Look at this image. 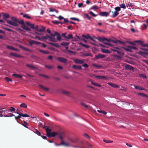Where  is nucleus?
Returning <instances> with one entry per match:
<instances>
[{"label": "nucleus", "mask_w": 148, "mask_h": 148, "mask_svg": "<svg viewBox=\"0 0 148 148\" xmlns=\"http://www.w3.org/2000/svg\"><path fill=\"white\" fill-rule=\"evenodd\" d=\"M11 19L12 20H6L7 23L10 25L15 26H18V23L20 24H24V22L23 20H18L15 17H12L11 18Z\"/></svg>", "instance_id": "1"}, {"label": "nucleus", "mask_w": 148, "mask_h": 148, "mask_svg": "<svg viewBox=\"0 0 148 148\" xmlns=\"http://www.w3.org/2000/svg\"><path fill=\"white\" fill-rule=\"evenodd\" d=\"M119 14L117 12L110 11L108 12V16L112 18H114L117 16Z\"/></svg>", "instance_id": "2"}, {"label": "nucleus", "mask_w": 148, "mask_h": 148, "mask_svg": "<svg viewBox=\"0 0 148 148\" xmlns=\"http://www.w3.org/2000/svg\"><path fill=\"white\" fill-rule=\"evenodd\" d=\"M51 35L53 36H56L57 40L58 41H60L61 40V37L60 34L57 32H55L54 34H52Z\"/></svg>", "instance_id": "3"}, {"label": "nucleus", "mask_w": 148, "mask_h": 148, "mask_svg": "<svg viewBox=\"0 0 148 148\" xmlns=\"http://www.w3.org/2000/svg\"><path fill=\"white\" fill-rule=\"evenodd\" d=\"M57 60L60 62L63 63H65L67 61V59L62 57H58L57 58Z\"/></svg>", "instance_id": "4"}, {"label": "nucleus", "mask_w": 148, "mask_h": 148, "mask_svg": "<svg viewBox=\"0 0 148 148\" xmlns=\"http://www.w3.org/2000/svg\"><path fill=\"white\" fill-rule=\"evenodd\" d=\"M84 60L76 59L74 60V62L76 64H83L84 62Z\"/></svg>", "instance_id": "5"}, {"label": "nucleus", "mask_w": 148, "mask_h": 148, "mask_svg": "<svg viewBox=\"0 0 148 148\" xmlns=\"http://www.w3.org/2000/svg\"><path fill=\"white\" fill-rule=\"evenodd\" d=\"M108 12H103L99 13V14L102 16L107 17L108 16Z\"/></svg>", "instance_id": "6"}, {"label": "nucleus", "mask_w": 148, "mask_h": 148, "mask_svg": "<svg viewBox=\"0 0 148 148\" xmlns=\"http://www.w3.org/2000/svg\"><path fill=\"white\" fill-rule=\"evenodd\" d=\"M3 16V19L6 21V18H9L10 17V16L9 14L6 13H3L2 14Z\"/></svg>", "instance_id": "7"}, {"label": "nucleus", "mask_w": 148, "mask_h": 148, "mask_svg": "<svg viewBox=\"0 0 148 148\" xmlns=\"http://www.w3.org/2000/svg\"><path fill=\"white\" fill-rule=\"evenodd\" d=\"M29 43L31 45H32L33 44H41V42L38 41H36L34 40H31L29 41Z\"/></svg>", "instance_id": "8"}, {"label": "nucleus", "mask_w": 148, "mask_h": 148, "mask_svg": "<svg viewBox=\"0 0 148 148\" xmlns=\"http://www.w3.org/2000/svg\"><path fill=\"white\" fill-rule=\"evenodd\" d=\"M52 34H50V36L49 38V40L50 41L53 42H56L57 40L55 38V36H53L51 35Z\"/></svg>", "instance_id": "9"}, {"label": "nucleus", "mask_w": 148, "mask_h": 148, "mask_svg": "<svg viewBox=\"0 0 148 148\" xmlns=\"http://www.w3.org/2000/svg\"><path fill=\"white\" fill-rule=\"evenodd\" d=\"M106 57L104 55H102L101 54H99L98 55L95 56V58L96 59H98L100 58H105Z\"/></svg>", "instance_id": "10"}, {"label": "nucleus", "mask_w": 148, "mask_h": 148, "mask_svg": "<svg viewBox=\"0 0 148 148\" xmlns=\"http://www.w3.org/2000/svg\"><path fill=\"white\" fill-rule=\"evenodd\" d=\"M42 28L43 29L42 30H41L40 29V28L39 27V26L37 25H36L34 27V29H35L36 31L41 32V31H43L44 30V28L43 27Z\"/></svg>", "instance_id": "11"}, {"label": "nucleus", "mask_w": 148, "mask_h": 148, "mask_svg": "<svg viewBox=\"0 0 148 148\" xmlns=\"http://www.w3.org/2000/svg\"><path fill=\"white\" fill-rule=\"evenodd\" d=\"M108 84L114 88H118L119 87V85L113 83L108 82Z\"/></svg>", "instance_id": "12"}, {"label": "nucleus", "mask_w": 148, "mask_h": 148, "mask_svg": "<svg viewBox=\"0 0 148 148\" xmlns=\"http://www.w3.org/2000/svg\"><path fill=\"white\" fill-rule=\"evenodd\" d=\"M69 140L71 142L74 143H76L78 140V139L77 138H69Z\"/></svg>", "instance_id": "13"}, {"label": "nucleus", "mask_w": 148, "mask_h": 148, "mask_svg": "<svg viewBox=\"0 0 148 148\" xmlns=\"http://www.w3.org/2000/svg\"><path fill=\"white\" fill-rule=\"evenodd\" d=\"M7 48L11 50H12L15 51H18V49L16 48H15L13 46H9L7 45Z\"/></svg>", "instance_id": "14"}, {"label": "nucleus", "mask_w": 148, "mask_h": 148, "mask_svg": "<svg viewBox=\"0 0 148 148\" xmlns=\"http://www.w3.org/2000/svg\"><path fill=\"white\" fill-rule=\"evenodd\" d=\"M39 86L42 89L45 91H47L49 90V88L45 87L41 84H40L39 85Z\"/></svg>", "instance_id": "15"}, {"label": "nucleus", "mask_w": 148, "mask_h": 148, "mask_svg": "<svg viewBox=\"0 0 148 148\" xmlns=\"http://www.w3.org/2000/svg\"><path fill=\"white\" fill-rule=\"evenodd\" d=\"M73 69H82V67L80 65H73L72 66Z\"/></svg>", "instance_id": "16"}, {"label": "nucleus", "mask_w": 148, "mask_h": 148, "mask_svg": "<svg viewBox=\"0 0 148 148\" xmlns=\"http://www.w3.org/2000/svg\"><path fill=\"white\" fill-rule=\"evenodd\" d=\"M101 51L103 53H111V52L107 49H101Z\"/></svg>", "instance_id": "17"}, {"label": "nucleus", "mask_w": 148, "mask_h": 148, "mask_svg": "<svg viewBox=\"0 0 148 148\" xmlns=\"http://www.w3.org/2000/svg\"><path fill=\"white\" fill-rule=\"evenodd\" d=\"M122 48L127 51H129V52L132 51V50H131V47H130V46H128L127 47V48L125 47H123Z\"/></svg>", "instance_id": "18"}, {"label": "nucleus", "mask_w": 148, "mask_h": 148, "mask_svg": "<svg viewBox=\"0 0 148 148\" xmlns=\"http://www.w3.org/2000/svg\"><path fill=\"white\" fill-rule=\"evenodd\" d=\"M134 88L135 89H138L140 90H145V88L143 87L139 86L136 85H134Z\"/></svg>", "instance_id": "19"}, {"label": "nucleus", "mask_w": 148, "mask_h": 148, "mask_svg": "<svg viewBox=\"0 0 148 148\" xmlns=\"http://www.w3.org/2000/svg\"><path fill=\"white\" fill-rule=\"evenodd\" d=\"M90 82H91V83L94 86H97V87H100L101 86V85L100 84H98L97 83H96L93 82H92L91 80L90 81Z\"/></svg>", "instance_id": "20"}, {"label": "nucleus", "mask_w": 148, "mask_h": 148, "mask_svg": "<svg viewBox=\"0 0 148 148\" xmlns=\"http://www.w3.org/2000/svg\"><path fill=\"white\" fill-rule=\"evenodd\" d=\"M137 95L139 96H140L142 97L145 98H148V97L147 95L142 93H138L137 94Z\"/></svg>", "instance_id": "21"}, {"label": "nucleus", "mask_w": 148, "mask_h": 148, "mask_svg": "<svg viewBox=\"0 0 148 148\" xmlns=\"http://www.w3.org/2000/svg\"><path fill=\"white\" fill-rule=\"evenodd\" d=\"M96 39L101 42L105 40H106V38L104 37L102 38L100 36L98 37V38H96Z\"/></svg>", "instance_id": "22"}, {"label": "nucleus", "mask_w": 148, "mask_h": 148, "mask_svg": "<svg viewBox=\"0 0 148 148\" xmlns=\"http://www.w3.org/2000/svg\"><path fill=\"white\" fill-rule=\"evenodd\" d=\"M125 67L127 69L130 70H132L134 69V68L132 66L128 65H126Z\"/></svg>", "instance_id": "23"}, {"label": "nucleus", "mask_w": 148, "mask_h": 148, "mask_svg": "<svg viewBox=\"0 0 148 148\" xmlns=\"http://www.w3.org/2000/svg\"><path fill=\"white\" fill-rule=\"evenodd\" d=\"M48 43L50 45H53L57 47H58L59 46V44L58 43H54L51 42H49Z\"/></svg>", "instance_id": "24"}, {"label": "nucleus", "mask_w": 148, "mask_h": 148, "mask_svg": "<svg viewBox=\"0 0 148 148\" xmlns=\"http://www.w3.org/2000/svg\"><path fill=\"white\" fill-rule=\"evenodd\" d=\"M70 44L69 42H64L60 44L61 45L63 46L64 47L67 46Z\"/></svg>", "instance_id": "25"}, {"label": "nucleus", "mask_w": 148, "mask_h": 148, "mask_svg": "<svg viewBox=\"0 0 148 148\" xmlns=\"http://www.w3.org/2000/svg\"><path fill=\"white\" fill-rule=\"evenodd\" d=\"M69 21L68 19H64L63 22L59 21V24H62L68 23Z\"/></svg>", "instance_id": "26"}, {"label": "nucleus", "mask_w": 148, "mask_h": 148, "mask_svg": "<svg viewBox=\"0 0 148 148\" xmlns=\"http://www.w3.org/2000/svg\"><path fill=\"white\" fill-rule=\"evenodd\" d=\"M59 132H53L51 133V137H54L58 136V134Z\"/></svg>", "instance_id": "27"}, {"label": "nucleus", "mask_w": 148, "mask_h": 148, "mask_svg": "<svg viewBox=\"0 0 148 148\" xmlns=\"http://www.w3.org/2000/svg\"><path fill=\"white\" fill-rule=\"evenodd\" d=\"M65 145L66 146H69V144L68 143H65L64 141H62L61 144H59L58 145Z\"/></svg>", "instance_id": "28"}, {"label": "nucleus", "mask_w": 148, "mask_h": 148, "mask_svg": "<svg viewBox=\"0 0 148 148\" xmlns=\"http://www.w3.org/2000/svg\"><path fill=\"white\" fill-rule=\"evenodd\" d=\"M38 51L39 52L42 53L44 54H48L49 53V52L45 50H42L40 49H38Z\"/></svg>", "instance_id": "29"}, {"label": "nucleus", "mask_w": 148, "mask_h": 148, "mask_svg": "<svg viewBox=\"0 0 148 148\" xmlns=\"http://www.w3.org/2000/svg\"><path fill=\"white\" fill-rule=\"evenodd\" d=\"M26 66L28 67H29L32 69H33V70H34V69H37L36 68V67H35L34 66H32V65H31L28 64H26Z\"/></svg>", "instance_id": "30"}, {"label": "nucleus", "mask_w": 148, "mask_h": 148, "mask_svg": "<svg viewBox=\"0 0 148 148\" xmlns=\"http://www.w3.org/2000/svg\"><path fill=\"white\" fill-rule=\"evenodd\" d=\"M134 42L137 43H139L141 46H142V45L143 44V42L140 40H136Z\"/></svg>", "instance_id": "31"}, {"label": "nucleus", "mask_w": 148, "mask_h": 148, "mask_svg": "<svg viewBox=\"0 0 148 148\" xmlns=\"http://www.w3.org/2000/svg\"><path fill=\"white\" fill-rule=\"evenodd\" d=\"M84 16H85V17L88 20H91V18L89 16L88 14L87 13H85L84 14Z\"/></svg>", "instance_id": "32"}, {"label": "nucleus", "mask_w": 148, "mask_h": 148, "mask_svg": "<svg viewBox=\"0 0 148 148\" xmlns=\"http://www.w3.org/2000/svg\"><path fill=\"white\" fill-rule=\"evenodd\" d=\"M63 133L62 132H59L58 134V136L59 138L61 139H63V138L62 136V135L63 134Z\"/></svg>", "instance_id": "33"}, {"label": "nucleus", "mask_w": 148, "mask_h": 148, "mask_svg": "<svg viewBox=\"0 0 148 148\" xmlns=\"http://www.w3.org/2000/svg\"><path fill=\"white\" fill-rule=\"evenodd\" d=\"M73 38V35L71 34H69L68 35V36H66V38L69 39H72Z\"/></svg>", "instance_id": "34"}, {"label": "nucleus", "mask_w": 148, "mask_h": 148, "mask_svg": "<svg viewBox=\"0 0 148 148\" xmlns=\"http://www.w3.org/2000/svg\"><path fill=\"white\" fill-rule=\"evenodd\" d=\"M83 56H92V54L90 53H84L83 54Z\"/></svg>", "instance_id": "35"}, {"label": "nucleus", "mask_w": 148, "mask_h": 148, "mask_svg": "<svg viewBox=\"0 0 148 148\" xmlns=\"http://www.w3.org/2000/svg\"><path fill=\"white\" fill-rule=\"evenodd\" d=\"M62 92L63 94L66 95L68 96L70 95V93L69 92H67V91H62Z\"/></svg>", "instance_id": "36"}, {"label": "nucleus", "mask_w": 148, "mask_h": 148, "mask_svg": "<svg viewBox=\"0 0 148 148\" xmlns=\"http://www.w3.org/2000/svg\"><path fill=\"white\" fill-rule=\"evenodd\" d=\"M15 116V115L12 114H11V113H10L9 114H8V115H4V116L5 117H12V116Z\"/></svg>", "instance_id": "37"}, {"label": "nucleus", "mask_w": 148, "mask_h": 148, "mask_svg": "<svg viewBox=\"0 0 148 148\" xmlns=\"http://www.w3.org/2000/svg\"><path fill=\"white\" fill-rule=\"evenodd\" d=\"M16 113L17 114H19V115H18L17 116H14L15 118V119L16 120L17 119H18L21 118V114L19 113V112H16Z\"/></svg>", "instance_id": "38"}, {"label": "nucleus", "mask_w": 148, "mask_h": 148, "mask_svg": "<svg viewBox=\"0 0 148 148\" xmlns=\"http://www.w3.org/2000/svg\"><path fill=\"white\" fill-rule=\"evenodd\" d=\"M21 48L24 50L25 51H29V52H31L32 51L31 50L29 49L28 48L25 47H22Z\"/></svg>", "instance_id": "39"}, {"label": "nucleus", "mask_w": 148, "mask_h": 148, "mask_svg": "<svg viewBox=\"0 0 148 148\" xmlns=\"http://www.w3.org/2000/svg\"><path fill=\"white\" fill-rule=\"evenodd\" d=\"M20 106L21 107H23L24 108H27V105L25 103H22L20 105Z\"/></svg>", "instance_id": "40"}, {"label": "nucleus", "mask_w": 148, "mask_h": 148, "mask_svg": "<svg viewBox=\"0 0 148 148\" xmlns=\"http://www.w3.org/2000/svg\"><path fill=\"white\" fill-rule=\"evenodd\" d=\"M98 7L96 5H94L90 8L91 10H95L96 9H98Z\"/></svg>", "instance_id": "41"}, {"label": "nucleus", "mask_w": 148, "mask_h": 148, "mask_svg": "<svg viewBox=\"0 0 148 148\" xmlns=\"http://www.w3.org/2000/svg\"><path fill=\"white\" fill-rule=\"evenodd\" d=\"M28 124V123H27L25 121H24L23 122V123L22 124V125L24 126V127H25L27 128H28V127L27 126V125Z\"/></svg>", "instance_id": "42"}, {"label": "nucleus", "mask_w": 148, "mask_h": 148, "mask_svg": "<svg viewBox=\"0 0 148 148\" xmlns=\"http://www.w3.org/2000/svg\"><path fill=\"white\" fill-rule=\"evenodd\" d=\"M23 16L24 17L27 19H30L31 18V17L27 14H24Z\"/></svg>", "instance_id": "43"}, {"label": "nucleus", "mask_w": 148, "mask_h": 148, "mask_svg": "<svg viewBox=\"0 0 148 148\" xmlns=\"http://www.w3.org/2000/svg\"><path fill=\"white\" fill-rule=\"evenodd\" d=\"M97 112H99L100 113H102L103 114H106V113H107L106 112L104 111L103 110H97Z\"/></svg>", "instance_id": "44"}, {"label": "nucleus", "mask_w": 148, "mask_h": 148, "mask_svg": "<svg viewBox=\"0 0 148 148\" xmlns=\"http://www.w3.org/2000/svg\"><path fill=\"white\" fill-rule=\"evenodd\" d=\"M35 132L36 134H37L39 136H41V133L40 132L38 131L37 129H35Z\"/></svg>", "instance_id": "45"}, {"label": "nucleus", "mask_w": 148, "mask_h": 148, "mask_svg": "<svg viewBox=\"0 0 148 148\" xmlns=\"http://www.w3.org/2000/svg\"><path fill=\"white\" fill-rule=\"evenodd\" d=\"M116 52H117L118 54H120V55H124V53L121 51L117 50V51Z\"/></svg>", "instance_id": "46"}, {"label": "nucleus", "mask_w": 148, "mask_h": 148, "mask_svg": "<svg viewBox=\"0 0 148 148\" xmlns=\"http://www.w3.org/2000/svg\"><path fill=\"white\" fill-rule=\"evenodd\" d=\"M139 76L140 77H143L145 79H147V77L146 76L144 75V74H140L139 75Z\"/></svg>", "instance_id": "47"}, {"label": "nucleus", "mask_w": 148, "mask_h": 148, "mask_svg": "<svg viewBox=\"0 0 148 148\" xmlns=\"http://www.w3.org/2000/svg\"><path fill=\"white\" fill-rule=\"evenodd\" d=\"M92 66H95V67H97V68L101 67V65L97 64H95V63L93 64H92Z\"/></svg>", "instance_id": "48"}, {"label": "nucleus", "mask_w": 148, "mask_h": 148, "mask_svg": "<svg viewBox=\"0 0 148 148\" xmlns=\"http://www.w3.org/2000/svg\"><path fill=\"white\" fill-rule=\"evenodd\" d=\"M82 36L87 39H89L90 36L89 35H87L86 36L83 35Z\"/></svg>", "instance_id": "49"}, {"label": "nucleus", "mask_w": 148, "mask_h": 148, "mask_svg": "<svg viewBox=\"0 0 148 148\" xmlns=\"http://www.w3.org/2000/svg\"><path fill=\"white\" fill-rule=\"evenodd\" d=\"M80 45L84 47H85V48H88L89 47V46L88 45H85L84 44H83L82 43H80Z\"/></svg>", "instance_id": "50"}, {"label": "nucleus", "mask_w": 148, "mask_h": 148, "mask_svg": "<svg viewBox=\"0 0 148 148\" xmlns=\"http://www.w3.org/2000/svg\"><path fill=\"white\" fill-rule=\"evenodd\" d=\"M89 13L91 15H92V16H93V17H96V16H97V15H96L95 14H94L92 12V11H90L89 12Z\"/></svg>", "instance_id": "51"}, {"label": "nucleus", "mask_w": 148, "mask_h": 148, "mask_svg": "<svg viewBox=\"0 0 148 148\" xmlns=\"http://www.w3.org/2000/svg\"><path fill=\"white\" fill-rule=\"evenodd\" d=\"M115 11L117 12L121 10L120 8L119 7H116L115 8Z\"/></svg>", "instance_id": "52"}, {"label": "nucleus", "mask_w": 148, "mask_h": 148, "mask_svg": "<svg viewBox=\"0 0 148 148\" xmlns=\"http://www.w3.org/2000/svg\"><path fill=\"white\" fill-rule=\"evenodd\" d=\"M120 7L121 8L125 9L126 8L125 6L124 3L121 4L120 5Z\"/></svg>", "instance_id": "53"}, {"label": "nucleus", "mask_w": 148, "mask_h": 148, "mask_svg": "<svg viewBox=\"0 0 148 148\" xmlns=\"http://www.w3.org/2000/svg\"><path fill=\"white\" fill-rule=\"evenodd\" d=\"M103 140L104 142H105L107 143H111L113 142L111 140H106L104 139Z\"/></svg>", "instance_id": "54"}, {"label": "nucleus", "mask_w": 148, "mask_h": 148, "mask_svg": "<svg viewBox=\"0 0 148 148\" xmlns=\"http://www.w3.org/2000/svg\"><path fill=\"white\" fill-rule=\"evenodd\" d=\"M70 19L71 20H73L74 21H79V19H78V18H75L71 17L70 18Z\"/></svg>", "instance_id": "55"}, {"label": "nucleus", "mask_w": 148, "mask_h": 148, "mask_svg": "<svg viewBox=\"0 0 148 148\" xmlns=\"http://www.w3.org/2000/svg\"><path fill=\"white\" fill-rule=\"evenodd\" d=\"M5 79L8 82H12V80L11 79L7 77H6L5 78Z\"/></svg>", "instance_id": "56"}, {"label": "nucleus", "mask_w": 148, "mask_h": 148, "mask_svg": "<svg viewBox=\"0 0 148 148\" xmlns=\"http://www.w3.org/2000/svg\"><path fill=\"white\" fill-rule=\"evenodd\" d=\"M9 110L10 112H12L13 111H14L15 110V109L13 107H11V109H10Z\"/></svg>", "instance_id": "57"}, {"label": "nucleus", "mask_w": 148, "mask_h": 148, "mask_svg": "<svg viewBox=\"0 0 148 148\" xmlns=\"http://www.w3.org/2000/svg\"><path fill=\"white\" fill-rule=\"evenodd\" d=\"M40 75V76L43 77H45V78H49V77L47 75H44V74H41Z\"/></svg>", "instance_id": "58"}, {"label": "nucleus", "mask_w": 148, "mask_h": 148, "mask_svg": "<svg viewBox=\"0 0 148 148\" xmlns=\"http://www.w3.org/2000/svg\"><path fill=\"white\" fill-rule=\"evenodd\" d=\"M119 49L118 48L116 47H115V48H113V49H111V50L112 51H113L116 52V51H117V50L118 49Z\"/></svg>", "instance_id": "59"}, {"label": "nucleus", "mask_w": 148, "mask_h": 148, "mask_svg": "<svg viewBox=\"0 0 148 148\" xmlns=\"http://www.w3.org/2000/svg\"><path fill=\"white\" fill-rule=\"evenodd\" d=\"M10 55H11V56H13L14 57H16V56H17V53H10Z\"/></svg>", "instance_id": "60"}, {"label": "nucleus", "mask_w": 148, "mask_h": 148, "mask_svg": "<svg viewBox=\"0 0 148 148\" xmlns=\"http://www.w3.org/2000/svg\"><path fill=\"white\" fill-rule=\"evenodd\" d=\"M45 67L49 69H51L53 68V66H49L48 65H45Z\"/></svg>", "instance_id": "61"}, {"label": "nucleus", "mask_w": 148, "mask_h": 148, "mask_svg": "<svg viewBox=\"0 0 148 148\" xmlns=\"http://www.w3.org/2000/svg\"><path fill=\"white\" fill-rule=\"evenodd\" d=\"M133 5V3H128V4L126 5V6L127 7H132Z\"/></svg>", "instance_id": "62"}, {"label": "nucleus", "mask_w": 148, "mask_h": 148, "mask_svg": "<svg viewBox=\"0 0 148 148\" xmlns=\"http://www.w3.org/2000/svg\"><path fill=\"white\" fill-rule=\"evenodd\" d=\"M84 137H85L86 138H88L89 139H90V137L87 134H84Z\"/></svg>", "instance_id": "63"}, {"label": "nucleus", "mask_w": 148, "mask_h": 148, "mask_svg": "<svg viewBox=\"0 0 148 148\" xmlns=\"http://www.w3.org/2000/svg\"><path fill=\"white\" fill-rule=\"evenodd\" d=\"M57 18L60 20L63 19L64 20V19H66L65 18H64L63 17L61 16H59L58 17H57Z\"/></svg>", "instance_id": "64"}]
</instances>
